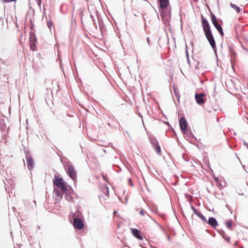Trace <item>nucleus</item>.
Masks as SVG:
<instances>
[{
	"label": "nucleus",
	"mask_w": 248,
	"mask_h": 248,
	"mask_svg": "<svg viewBox=\"0 0 248 248\" xmlns=\"http://www.w3.org/2000/svg\"><path fill=\"white\" fill-rule=\"evenodd\" d=\"M201 19L202 25L205 35L207 40L208 41L210 45H211V47L214 49V51L216 52L217 48L216 42L213 35L212 34L209 23L207 19L204 17V16L202 15H201Z\"/></svg>",
	"instance_id": "nucleus-1"
},
{
	"label": "nucleus",
	"mask_w": 248,
	"mask_h": 248,
	"mask_svg": "<svg viewBox=\"0 0 248 248\" xmlns=\"http://www.w3.org/2000/svg\"><path fill=\"white\" fill-rule=\"evenodd\" d=\"M53 184L60 188L62 192H66L67 190L66 185L64 183L62 178H60L57 175H55L54 179L53 180Z\"/></svg>",
	"instance_id": "nucleus-2"
},
{
	"label": "nucleus",
	"mask_w": 248,
	"mask_h": 248,
	"mask_svg": "<svg viewBox=\"0 0 248 248\" xmlns=\"http://www.w3.org/2000/svg\"><path fill=\"white\" fill-rule=\"evenodd\" d=\"M65 170L68 175L73 180L77 179V171L74 167L70 163L65 164Z\"/></svg>",
	"instance_id": "nucleus-3"
},
{
	"label": "nucleus",
	"mask_w": 248,
	"mask_h": 248,
	"mask_svg": "<svg viewBox=\"0 0 248 248\" xmlns=\"http://www.w3.org/2000/svg\"><path fill=\"white\" fill-rule=\"evenodd\" d=\"M25 154L26 155V159L28 168L30 170H32L34 166L33 159L28 151H25Z\"/></svg>",
	"instance_id": "nucleus-4"
},
{
	"label": "nucleus",
	"mask_w": 248,
	"mask_h": 248,
	"mask_svg": "<svg viewBox=\"0 0 248 248\" xmlns=\"http://www.w3.org/2000/svg\"><path fill=\"white\" fill-rule=\"evenodd\" d=\"M158 2L159 5V7L161 9L162 12H160V16H162V17H164V12L163 10L165 9L169 3V0H157Z\"/></svg>",
	"instance_id": "nucleus-5"
},
{
	"label": "nucleus",
	"mask_w": 248,
	"mask_h": 248,
	"mask_svg": "<svg viewBox=\"0 0 248 248\" xmlns=\"http://www.w3.org/2000/svg\"><path fill=\"white\" fill-rule=\"evenodd\" d=\"M73 226L77 229L80 230L84 227V223L82 219L74 217L73 219Z\"/></svg>",
	"instance_id": "nucleus-6"
},
{
	"label": "nucleus",
	"mask_w": 248,
	"mask_h": 248,
	"mask_svg": "<svg viewBox=\"0 0 248 248\" xmlns=\"http://www.w3.org/2000/svg\"><path fill=\"white\" fill-rule=\"evenodd\" d=\"M204 96L205 94L203 93H196L195 94V98L198 104L201 105L205 102Z\"/></svg>",
	"instance_id": "nucleus-7"
},
{
	"label": "nucleus",
	"mask_w": 248,
	"mask_h": 248,
	"mask_svg": "<svg viewBox=\"0 0 248 248\" xmlns=\"http://www.w3.org/2000/svg\"><path fill=\"white\" fill-rule=\"evenodd\" d=\"M179 125L182 133H186L187 128V123L185 117H182L180 118Z\"/></svg>",
	"instance_id": "nucleus-8"
},
{
	"label": "nucleus",
	"mask_w": 248,
	"mask_h": 248,
	"mask_svg": "<svg viewBox=\"0 0 248 248\" xmlns=\"http://www.w3.org/2000/svg\"><path fill=\"white\" fill-rule=\"evenodd\" d=\"M205 222L214 228H216V227L218 225L217 220L214 217H210L208 220L206 219V222Z\"/></svg>",
	"instance_id": "nucleus-9"
},
{
	"label": "nucleus",
	"mask_w": 248,
	"mask_h": 248,
	"mask_svg": "<svg viewBox=\"0 0 248 248\" xmlns=\"http://www.w3.org/2000/svg\"><path fill=\"white\" fill-rule=\"evenodd\" d=\"M131 232L132 234L137 238L139 240H142L143 236L141 235L140 231L137 229L135 228H131Z\"/></svg>",
	"instance_id": "nucleus-10"
},
{
	"label": "nucleus",
	"mask_w": 248,
	"mask_h": 248,
	"mask_svg": "<svg viewBox=\"0 0 248 248\" xmlns=\"http://www.w3.org/2000/svg\"><path fill=\"white\" fill-rule=\"evenodd\" d=\"M211 18L212 22L213 24L214 25V26H215V27L216 28V29H217V30L218 29L221 27V25H220L218 24V23L217 22L216 16L212 13H211Z\"/></svg>",
	"instance_id": "nucleus-11"
},
{
	"label": "nucleus",
	"mask_w": 248,
	"mask_h": 248,
	"mask_svg": "<svg viewBox=\"0 0 248 248\" xmlns=\"http://www.w3.org/2000/svg\"><path fill=\"white\" fill-rule=\"evenodd\" d=\"M183 133L186 135L187 140L191 141H193L194 140H196V137L194 136L191 131H188L186 130V133Z\"/></svg>",
	"instance_id": "nucleus-12"
},
{
	"label": "nucleus",
	"mask_w": 248,
	"mask_h": 248,
	"mask_svg": "<svg viewBox=\"0 0 248 248\" xmlns=\"http://www.w3.org/2000/svg\"><path fill=\"white\" fill-rule=\"evenodd\" d=\"M97 21L98 22L99 30L102 33L103 30L105 29V25L102 19L98 16H97Z\"/></svg>",
	"instance_id": "nucleus-13"
},
{
	"label": "nucleus",
	"mask_w": 248,
	"mask_h": 248,
	"mask_svg": "<svg viewBox=\"0 0 248 248\" xmlns=\"http://www.w3.org/2000/svg\"><path fill=\"white\" fill-rule=\"evenodd\" d=\"M53 194L54 196H56L58 198H60V199H62V195L61 191L55 188H54Z\"/></svg>",
	"instance_id": "nucleus-14"
},
{
	"label": "nucleus",
	"mask_w": 248,
	"mask_h": 248,
	"mask_svg": "<svg viewBox=\"0 0 248 248\" xmlns=\"http://www.w3.org/2000/svg\"><path fill=\"white\" fill-rule=\"evenodd\" d=\"M63 193H65V198L67 201L69 202L72 201L73 197L70 194L67 192V190L66 192Z\"/></svg>",
	"instance_id": "nucleus-15"
},
{
	"label": "nucleus",
	"mask_w": 248,
	"mask_h": 248,
	"mask_svg": "<svg viewBox=\"0 0 248 248\" xmlns=\"http://www.w3.org/2000/svg\"><path fill=\"white\" fill-rule=\"evenodd\" d=\"M173 92L176 96V97L178 102L180 101V94L179 93V91L176 87H173Z\"/></svg>",
	"instance_id": "nucleus-16"
},
{
	"label": "nucleus",
	"mask_w": 248,
	"mask_h": 248,
	"mask_svg": "<svg viewBox=\"0 0 248 248\" xmlns=\"http://www.w3.org/2000/svg\"><path fill=\"white\" fill-rule=\"evenodd\" d=\"M150 140L153 147H154L155 146L158 144L157 140L155 138H150Z\"/></svg>",
	"instance_id": "nucleus-17"
},
{
	"label": "nucleus",
	"mask_w": 248,
	"mask_h": 248,
	"mask_svg": "<svg viewBox=\"0 0 248 248\" xmlns=\"http://www.w3.org/2000/svg\"><path fill=\"white\" fill-rule=\"evenodd\" d=\"M153 148L158 155H160L161 154V148L159 143L153 147Z\"/></svg>",
	"instance_id": "nucleus-18"
},
{
	"label": "nucleus",
	"mask_w": 248,
	"mask_h": 248,
	"mask_svg": "<svg viewBox=\"0 0 248 248\" xmlns=\"http://www.w3.org/2000/svg\"><path fill=\"white\" fill-rule=\"evenodd\" d=\"M230 6L234 10H235L237 13H239L241 11V9L234 4L231 3Z\"/></svg>",
	"instance_id": "nucleus-19"
},
{
	"label": "nucleus",
	"mask_w": 248,
	"mask_h": 248,
	"mask_svg": "<svg viewBox=\"0 0 248 248\" xmlns=\"http://www.w3.org/2000/svg\"><path fill=\"white\" fill-rule=\"evenodd\" d=\"M197 216H198L202 221L205 222H206V218L201 212H199L198 214H197Z\"/></svg>",
	"instance_id": "nucleus-20"
},
{
	"label": "nucleus",
	"mask_w": 248,
	"mask_h": 248,
	"mask_svg": "<svg viewBox=\"0 0 248 248\" xmlns=\"http://www.w3.org/2000/svg\"><path fill=\"white\" fill-rule=\"evenodd\" d=\"M227 228L229 230H232V220H228L226 223Z\"/></svg>",
	"instance_id": "nucleus-21"
},
{
	"label": "nucleus",
	"mask_w": 248,
	"mask_h": 248,
	"mask_svg": "<svg viewBox=\"0 0 248 248\" xmlns=\"http://www.w3.org/2000/svg\"><path fill=\"white\" fill-rule=\"evenodd\" d=\"M228 48H229V50L230 51V54L231 57V58H232V57L235 56V52H234L233 48L231 46H229Z\"/></svg>",
	"instance_id": "nucleus-22"
},
{
	"label": "nucleus",
	"mask_w": 248,
	"mask_h": 248,
	"mask_svg": "<svg viewBox=\"0 0 248 248\" xmlns=\"http://www.w3.org/2000/svg\"><path fill=\"white\" fill-rule=\"evenodd\" d=\"M5 124L3 120H0V130H3L5 128Z\"/></svg>",
	"instance_id": "nucleus-23"
},
{
	"label": "nucleus",
	"mask_w": 248,
	"mask_h": 248,
	"mask_svg": "<svg viewBox=\"0 0 248 248\" xmlns=\"http://www.w3.org/2000/svg\"><path fill=\"white\" fill-rule=\"evenodd\" d=\"M103 193L105 194V195L106 196H107L108 197V195H109V190H108V188L107 186H105L103 188Z\"/></svg>",
	"instance_id": "nucleus-24"
},
{
	"label": "nucleus",
	"mask_w": 248,
	"mask_h": 248,
	"mask_svg": "<svg viewBox=\"0 0 248 248\" xmlns=\"http://www.w3.org/2000/svg\"><path fill=\"white\" fill-rule=\"evenodd\" d=\"M217 31H218V32L220 33V35L223 37L224 36V32L223 31V29L222 27L218 29Z\"/></svg>",
	"instance_id": "nucleus-25"
},
{
	"label": "nucleus",
	"mask_w": 248,
	"mask_h": 248,
	"mask_svg": "<svg viewBox=\"0 0 248 248\" xmlns=\"http://www.w3.org/2000/svg\"><path fill=\"white\" fill-rule=\"evenodd\" d=\"M217 31H218V32L220 33V35L223 37L224 36V32L223 31V29L222 27L218 29Z\"/></svg>",
	"instance_id": "nucleus-26"
},
{
	"label": "nucleus",
	"mask_w": 248,
	"mask_h": 248,
	"mask_svg": "<svg viewBox=\"0 0 248 248\" xmlns=\"http://www.w3.org/2000/svg\"><path fill=\"white\" fill-rule=\"evenodd\" d=\"M191 208L193 211V212L197 215V214H198L199 212L197 211V210L194 207L193 205H191Z\"/></svg>",
	"instance_id": "nucleus-27"
},
{
	"label": "nucleus",
	"mask_w": 248,
	"mask_h": 248,
	"mask_svg": "<svg viewBox=\"0 0 248 248\" xmlns=\"http://www.w3.org/2000/svg\"><path fill=\"white\" fill-rule=\"evenodd\" d=\"M214 180H215V181L217 184L218 183H219V178L218 177H214Z\"/></svg>",
	"instance_id": "nucleus-28"
},
{
	"label": "nucleus",
	"mask_w": 248,
	"mask_h": 248,
	"mask_svg": "<svg viewBox=\"0 0 248 248\" xmlns=\"http://www.w3.org/2000/svg\"><path fill=\"white\" fill-rule=\"evenodd\" d=\"M17 0H3L4 2H14V1H16Z\"/></svg>",
	"instance_id": "nucleus-29"
},
{
	"label": "nucleus",
	"mask_w": 248,
	"mask_h": 248,
	"mask_svg": "<svg viewBox=\"0 0 248 248\" xmlns=\"http://www.w3.org/2000/svg\"><path fill=\"white\" fill-rule=\"evenodd\" d=\"M140 214L141 216H143L145 214V212L143 210V209H141L140 211Z\"/></svg>",
	"instance_id": "nucleus-30"
},
{
	"label": "nucleus",
	"mask_w": 248,
	"mask_h": 248,
	"mask_svg": "<svg viewBox=\"0 0 248 248\" xmlns=\"http://www.w3.org/2000/svg\"><path fill=\"white\" fill-rule=\"evenodd\" d=\"M37 4L40 8L41 7L42 1H37Z\"/></svg>",
	"instance_id": "nucleus-31"
},
{
	"label": "nucleus",
	"mask_w": 248,
	"mask_h": 248,
	"mask_svg": "<svg viewBox=\"0 0 248 248\" xmlns=\"http://www.w3.org/2000/svg\"><path fill=\"white\" fill-rule=\"evenodd\" d=\"M47 26L49 29H50L52 26V23L51 22H47Z\"/></svg>",
	"instance_id": "nucleus-32"
},
{
	"label": "nucleus",
	"mask_w": 248,
	"mask_h": 248,
	"mask_svg": "<svg viewBox=\"0 0 248 248\" xmlns=\"http://www.w3.org/2000/svg\"><path fill=\"white\" fill-rule=\"evenodd\" d=\"M243 144H244V145H245V146L247 147V148L248 149V143H247L245 140H244V141H243Z\"/></svg>",
	"instance_id": "nucleus-33"
},
{
	"label": "nucleus",
	"mask_w": 248,
	"mask_h": 248,
	"mask_svg": "<svg viewBox=\"0 0 248 248\" xmlns=\"http://www.w3.org/2000/svg\"><path fill=\"white\" fill-rule=\"evenodd\" d=\"M186 57H187V60H189V55H188V51H187V49H186Z\"/></svg>",
	"instance_id": "nucleus-34"
},
{
	"label": "nucleus",
	"mask_w": 248,
	"mask_h": 248,
	"mask_svg": "<svg viewBox=\"0 0 248 248\" xmlns=\"http://www.w3.org/2000/svg\"><path fill=\"white\" fill-rule=\"evenodd\" d=\"M93 20L94 21V27L96 29H97V24H96V23L95 22V20L94 19H93Z\"/></svg>",
	"instance_id": "nucleus-35"
},
{
	"label": "nucleus",
	"mask_w": 248,
	"mask_h": 248,
	"mask_svg": "<svg viewBox=\"0 0 248 248\" xmlns=\"http://www.w3.org/2000/svg\"><path fill=\"white\" fill-rule=\"evenodd\" d=\"M128 180H129V184L130 185H131L132 186H133V184H132V182L131 179L130 178H129V179H128Z\"/></svg>",
	"instance_id": "nucleus-36"
},
{
	"label": "nucleus",
	"mask_w": 248,
	"mask_h": 248,
	"mask_svg": "<svg viewBox=\"0 0 248 248\" xmlns=\"http://www.w3.org/2000/svg\"><path fill=\"white\" fill-rule=\"evenodd\" d=\"M147 41L148 44V45L150 46V41H149V38L148 37H147Z\"/></svg>",
	"instance_id": "nucleus-37"
},
{
	"label": "nucleus",
	"mask_w": 248,
	"mask_h": 248,
	"mask_svg": "<svg viewBox=\"0 0 248 248\" xmlns=\"http://www.w3.org/2000/svg\"><path fill=\"white\" fill-rule=\"evenodd\" d=\"M217 185L218 186H220L222 187V185H221V183H220V182H219V183H217Z\"/></svg>",
	"instance_id": "nucleus-38"
},
{
	"label": "nucleus",
	"mask_w": 248,
	"mask_h": 248,
	"mask_svg": "<svg viewBox=\"0 0 248 248\" xmlns=\"http://www.w3.org/2000/svg\"><path fill=\"white\" fill-rule=\"evenodd\" d=\"M226 240L227 241H228V242H229V241H230V237H227V238H226Z\"/></svg>",
	"instance_id": "nucleus-39"
},
{
	"label": "nucleus",
	"mask_w": 248,
	"mask_h": 248,
	"mask_svg": "<svg viewBox=\"0 0 248 248\" xmlns=\"http://www.w3.org/2000/svg\"><path fill=\"white\" fill-rule=\"evenodd\" d=\"M4 18V17L3 16H0V20L3 19Z\"/></svg>",
	"instance_id": "nucleus-40"
},
{
	"label": "nucleus",
	"mask_w": 248,
	"mask_h": 248,
	"mask_svg": "<svg viewBox=\"0 0 248 248\" xmlns=\"http://www.w3.org/2000/svg\"><path fill=\"white\" fill-rule=\"evenodd\" d=\"M42 0H36V1H42Z\"/></svg>",
	"instance_id": "nucleus-41"
},
{
	"label": "nucleus",
	"mask_w": 248,
	"mask_h": 248,
	"mask_svg": "<svg viewBox=\"0 0 248 248\" xmlns=\"http://www.w3.org/2000/svg\"><path fill=\"white\" fill-rule=\"evenodd\" d=\"M91 17L93 19V17L92 15H91Z\"/></svg>",
	"instance_id": "nucleus-42"
},
{
	"label": "nucleus",
	"mask_w": 248,
	"mask_h": 248,
	"mask_svg": "<svg viewBox=\"0 0 248 248\" xmlns=\"http://www.w3.org/2000/svg\"><path fill=\"white\" fill-rule=\"evenodd\" d=\"M187 60L188 62H189V60Z\"/></svg>",
	"instance_id": "nucleus-43"
},
{
	"label": "nucleus",
	"mask_w": 248,
	"mask_h": 248,
	"mask_svg": "<svg viewBox=\"0 0 248 248\" xmlns=\"http://www.w3.org/2000/svg\"><path fill=\"white\" fill-rule=\"evenodd\" d=\"M103 177H104V179L105 180V178L104 176H103Z\"/></svg>",
	"instance_id": "nucleus-44"
},
{
	"label": "nucleus",
	"mask_w": 248,
	"mask_h": 248,
	"mask_svg": "<svg viewBox=\"0 0 248 248\" xmlns=\"http://www.w3.org/2000/svg\"><path fill=\"white\" fill-rule=\"evenodd\" d=\"M239 248H243V247H240Z\"/></svg>",
	"instance_id": "nucleus-45"
}]
</instances>
